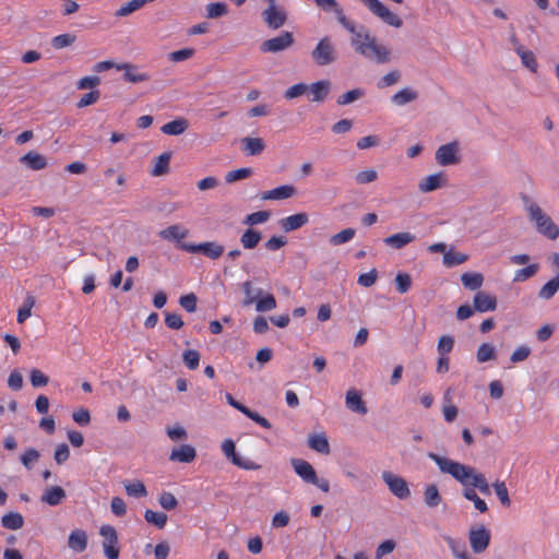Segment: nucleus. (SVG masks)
<instances>
[{
	"instance_id": "1",
	"label": "nucleus",
	"mask_w": 559,
	"mask_h": 559,
	"mask_svg": "<svg viewBox=\"0 0 559 559\" xmlns=\"http://www.w3.org/2000/svg\"><path fill=\"white\" fill-rule=\"evenodd\" d=\"M427 456L432 460L443 474L451 475L464 488L478 489L483 495H491L490 485L485 475L475 467L441 456L435 452H428Z\"/></svg>"
},
{
	"instance_id": "2",
	"label": "nucleus",
	"mask_w": 559,
	"mask_h": 559,
	"mask_svg": "<svg viewBox=\"0 0 559 559\" xmlns=\"http://www.w3.org/2000/svg\"><path fill=\"white\" fill-rule=\"evenodd\" d=\"M350 43L355 50L367 59L374 60L378 63H388L391 60V50L378 44L376 37L369 33L365 35L356 34Z\"/></svg>"
},
{
	"instance_id": "3",
	"label": "nucleus",
	"mask_w": 559,
	"mask_h": 559,
	"mask_svg": "<svg viewBox=\"0 0 559 559\" xmlns=\"http://www.w3.org/2000/svg\"><path fill=\"white\" fill-rule=\"evenodd\" d=\"M522 200L530 219L535 223L536 230L548 239L556 240L559 237V227L527 195H523Z\"/></svg>"
},
{
	"instance_id": "4",
	"label": "nucleus",
	"mask_w": 559,
	"mask_h": 559,
	"mask_svg": "<svg viewBox=\"0 0 559 559\" xmlns=\"http://www.w3.org/2000/svg\"><path fill=\"white\" fill-rule=\"evenodd\" d=\"M310 56L318 67H328L338 59L336 45L330 36L322 37L310 52Z\"/></svg>"
},
{
	"instance_id": "5",
	"label": "nucleus",
	"mask_w": 559,
	"mask_h": 559,
	"mask_svg": "<svg viewBox=\"0 0 559 559\" xmlns=\"http://www.w3.org/2000/svg\"><path fill=\"white\" fill-rule=\"evenodd\" d=\"M178 248L189 253H201L211 260H217L224 253V246L215 241L201 243L181 242L178 245Z\"/></svg>"
},
{
	"instance_id": "6",
	"label": "nucleus",
	"mask_w": 559,
	"mask_h": 559,
	"mask_svg": "<svg viewBox=\"0 0 559 559\" xmlns=\"http://www.w3.org/2000/svg\"><path fill=\"white\" fill-rule=\"evenodd\" d=\"M99 534L103 537L104 555L107 559H119L120 549L118 546V533L112 525L105 524L99 528Z\"/></svg>"
},
{
	"instance_id": "7",
	"label": "nucleus",
	"mask_w": 559,
	"mask_h": 559,
	"mask_svg": "<svg viewBox=\"0 0 559 559\" xmlns=\"http://www.w3.org/2000/svg\"><path fill=\"white\" fill-rule=\"evenodd\" d=\"M468 540L474 554L484 552L491 540V533L485 525L473 527L468 532Z\"/></svg>"
},
{
	"instance_id": "8",
	"label": "nucleus",
	"mask_w": 559,
	"mask_h": 559,
	"mask_svg": "<svg viewBox=\"0 0 559 559\" xmlns=\"http://www.w3.org/2000/svg\"><path fill=\"white\" fill-rule=\"evenodd\" d=\"M293 44V33L283 31L278 36L264 40L260 46V50L262 52L276 53L288 49Z\"/></svg>"
},
{
	"instance_id": "9",
	"label": "nucleus",
	"mask_w": 559,
	"mask_h": 559,
	"mask_svg": "<svg viewBox=\"0 0 559 559\" xmlns=\"http://www.w3.org/2000/svg\"><path fill=\"white\" fill-rule=\"evenodd\" d=\"M382 479L389 487V490L395 497H397L401 500H405V499L409 498L411 490H409L407 481L403 477L397 476L391 472H383Z\"/></svg>"
},
{
	"instance_id": "10",
	"label": "nucleus",
	"mask_w": 559,
	"mask_h": 559,
	"mask_svg": "<svg viewBox=\"0 0 559 559\" xmlns=\"http://www.w3.org/2000/svg\"><path fill=\"white\" fill-rule=\"evenodd\" d=\"M370 12L381 19L385 24L393 27H401L403 25L402 19L395 13L391 12L382 2L373 0L368 7Z\"/></svg>"
},
{
	"instance_id": "11",
	"label": "nucleus",
	"mask_w": 559,
	"mask_h": 559,
	"mask_svg": "<svg viewBox=\"0 0 559 559\" xmlns=\"http://www.w3.org/2000/svg\"><path fill=\"white\" fill-rule=\"evenodd\" d=\"M459 143L456 141L441 145L436 152V159L441 166L455 165L460 162L457 156Z\"/></svg>"
},
{
	"instance_id": "12",
	"label": "nucleus",
	"mask_w": 559,
	"mask_h": 559,
	"mask_svg": "<svg viewBox=\"0 0 559 559\" xmlns=\"http://www.w3.org/2000/svg\"><path fill=\"white\" fill-rule=\"evenodd\" d=\"M264 23L272 29L281 28L287 21L286 12L277 7H267L261 13Z\"/></svg>"
},
{
	"instance_id": "13",
	"label": "nucleus",
	"mask_w": 559,
	"mask_h": 559,
	"mask_svg": "<svg viewBox=\"0 0 559 559\" xmlns=\"http://www.w3.org/2000/svg\"><path fill=\"white\" fill-rule=\"evenodd\" d=\"M290 465L295 473L307 484L317 483V472L313 466L302 459H292Z\"/></svg>"
},
{
	"instance_id": "14",
	"label": "nucleus",
	"mask_w": 559,
	"mask_h": 559,
	"mask_svg": "<svg viewBox=\"0 0 559 559\" xmlns=\"http://www.w3.org/2000/svg\"><path fill=\"white\" fill-rule=\"evenodd\" d=\"M19 162L32 170H41L45 169L48 165L47 158L34 151H29L28 153L21 156Z\"/></svg>"
},
{
	"instance_id": "15",
	"label": "nucleus",
	"mask_w": 559,
	"mask_h": 559,
	"mask_svg": "<svg viewBox=\"0 0 559 559\" xmlns=\"http://www.w3.org/2000/svg\"><path fill=\"white\" fill-rule=\"evenodd\" d=\"M309 221L307 213H297L280 221V225L284 231L289 233L299 229L305 226Z\"/></svg>"
},
{
	"instance_id": "16",
	"label": "nucleus",
	"mask_w": 559,
	"mask_h": 559,
	"mask_svg": "<svg viewBox=\"0 0 559 559\" xmlns=\"http://www.w3.org/2000/svg\"><path fill=\"white\" fill-rule=\"evenodd\" d=\"M497 308V299L495 296L478 292L474 296V309L479 312L493 311Z\"/></svg>"
},
{
	"instance_id": "17",
	"label": "nucleus",
	"mask_w": 559,
	"mask_h": 559,
	"mask_svg": "<svg viewBox=\"0 0 559 559\" xmlns=\"http://www.w3.org/2000/svg\"><path fill=\"white\" fill-rule=\"evenodd\" d=\"M197 456L195 449L190 444H181L173 449L169 460L173 462L191 463Z\"/></svg>"
},
{
	"instance_id": "18",
	"label": "nucleus",
	"mask_w": 559,
	"mask_h": 559,
	"mask_svg": "<svg viewBox=\"0 0 559 559\" xmlns=\"http://www.w3.org/2000/svg\"><path fill=\"white\" fill-rule=\"evenodd\" d=\"M68 547L76 554L83 552L87 547V533L84 530H73L68 538Z\"/></svg>"
},
{
	"instance_id": "19",
	"label": "nucleus",
	"mask_w": 559,
	"mask_h": 559,
	"mask_svg": "<svg viewBox=\"0 0 559 559\" xmlns=\"http://www.w3.org/2000/svg\"><path fill=\"white\" fill-rule=\"evenodd\" d=\"M445 183V178H444V175L442 173H437V174H432V175H429L427 176L426 178H424L419 185H418V189L420 192H431V191H435L441 187H443Z\"/></svg>"
},
{
	"instance_id": "20",
	"label": "nucleus",
	"mask_w": 559,
	"mask_h": 559,
	"mask_svg": "<svg viewBox=\"0 0 559 559\" xmlns=\"http://www.w3.org/2000/svg\"><path fill=\"white\" fill-rule=\"evenodd\" d=\"M296 193V189L290 185H283L262 193V200H285L292 198Z\"/></svg>"
},
{
	"instance_id": "21",
	"label": "nucleus",
	"mask_w": 559,
	"mask_h": 559,
	"mask_svg": "<svg viewBox=\"0 0 559 559\" xmlns=\"http://www.w3.org/2000/svg\"><path fill=\"white\" fill-rule=\"evenodd\" d=\"M308 91L312 93L311 100L321 103L325 100L331 91V82L329 80H320L308 85Z\"/></svg>"
},
{
	"instance_id": "22",
	"label": "nucleus",
	"mask_w": 559,
	"mask_h": 559,
	"mask_svg": "<svg viewBox=\"0 0 559 559\" xmlns=\"http://www.w3.org/2000/svg\"><path fill=\"white\" fill-rule=\"evenodd\" d=\"M345 403L347 408L357 414L365 415L368 412L367 406L362 401L360 394L354 389L347 391Z\"/></svg>"
},
{
	"instance_id": "23",
	"label": "nucleus",
	"mask_w": 559,
	"mask_h": 559,
	"mask_svg": "<svg viewBox=\"0 0 559 559\" xmlns=\"http://www.w3.org/2000/svg\"><path fill=\"white\" fill-rule=\"evenodd\" d=\"M415 238H416L415 235H413L408 231H404V233L393 234V235L384 238L383 242L386 246L392 247L394 249H402L406 245L413 242L415 240Z\"/></svg>"
},
{
	"instance_id": "24",
	"label": "nucleus",
	"mask_w": 559,
	"mask_h": 559,
	"mask_svg": "<svg viewBox=\"0 0 559 559\" xmlns=\"http://www.w3.org/2000/svg\"><path fill=\"white\" fill-rule=\"evenodd\" d=\"M66 498V491L60 486H52L45 490L41 496V501L48 506L55 507L62 502Z\"/></svg>"
},
{
	"instance_id": "25",
	"label": "nucleus",
	"mask_w": 559,
	"mask_h": 559,
	"mask_svg": "<svg viewBox=\"0 0 559 559\" xmlns=\"http://www.w3.org/2000/svg\"><path fill=\"white\" fill-rule=\"evenodd\" d=\"M188 233H189L188 229L183 228L182 226H180L178 224H175V225H170L167 228L160 230L158 233V235L164 240L179 242L181 239H183L188 236Z\"/></svg>"
},
{
	"instance_id": "26",
	"label": "nucleus",
	"mask_w": 559,
	"mask_h": 559,
	"mask_svg": "<svg viewBox=\"0 0 559 559\" xmlns=\"http://www.w3.org/2000/svg\"><path fill=\"white\" fill-rule=\"evenodd\" d=\"M308 445L310 449L321 454L330 453V443L324 433H313L308 438Z\"/></svg>"
},
{
	"instance_id": "27",
	"label": "nucleus",
	"mask_w": 559,
	"mask_h": 559,
	"mask_svg": "<svg viewBox=\"0 0 559 559\" xmlns=\"http://www.w3.org/2000/svg\"><path fill=\"white\" fill-rule=\"evenodd\" d=\"M117 69L124 70L123 79L127 82L131 83H140L148 80V75L146 73H139L136 72L138 68L136 66L130 64V63H123L120 66H117Z\"/></svg>"
},
{
	"instance_id": "28",
	"label": "nucleus",
	"mask_w": 559,
	"mask_h": 559,
	"mask_svg": "<svg viewBox=\"0 0 559 559\" xmlns=\"http://www.w3.org/2000/svg\"><path fill=\"white\" fill-rule=\"evenodd\" d=\"M418 98V92L412 87H404L391 97V102L396 106H404Z\"/></svg>"
},
{
	"instance_id": "29",
	"label": "nucleus",
	"mask_w": 559,
	"mask_h": 559,
	"mask_svg": "<svg viewBox=\"0 0 559 559\" xmlns=\"http://www.w3.org/2000/svg\"><path fill=\"white\" fill-rule=\"evenodd\" d=\"M241 142L243 144V151L249 156L260 155L265 148V143L261 138L247 136L243 138Z\"/></svg>"
},
{
	"instance_id": "30",
	"label": "nucleus",
	"mask_w": 559,
	"mask_h": 559,
	"mask_svg": "<svg viewBox=\"0 0 559 559\" xmlns=\"http://www.w3.org/2000/svg\"><path fill=\"white\" fill-rule=\"evenodd\" d=\"M189 127V122L185 118H178L173 121L165 123L160 131L168 135H180L182 134Z\"/></svg>"
},
{
	"instance_id": "31",
	"label": "nucleus",
	"mask_w": 559,
	"mask_h": 559,
	"mask_svg": "<svg viewBox=\"0 0 559 559\" xmlns=\"http://www.w3.org/2000/svg\"><path fill=\"white\" fill-rule=\"evenodd\" d=\"M516 53L521 58L522 64L531 72L535 73L538 68V62L533 51L525 49L524 46L516 47Z\"/></svg>"
},
{
	"instance_id": "32",
	"label": "nucleus",
	"mask_w": 559,
	"mask_h": 559,
	"mask_svg": "<svg viewBox=\"0 0 559 559\" xmlns=\"http://www.w3.org/2000/svg\"><path fill=\"white\" fill-rule=\"evenodd\" d=\"M1 525L4 528L16 531L23 527L24 518L19 512H9L1 518Z\"/></svg>"
},
{
	"instance_id": "33",
	"label": "nucleus",
	"mask_w": 559,
	"mask_h": 559,
	"mask_svg": "<svg viewBox=\"0 0 559 559\" xmlns=\"http://www.w3.org/2000/svg\"><path fill=\"white\" fill-rule=\"evenodd\" d=\"M171 158V152H164L160 154L154 164L151 171L152 176L158 177L169 173V162Z\"/></svg>"
},
{
	"instance_id": "34",
	"label": "nucleus",
	"mask_w": 559,
	"mask_h": 559,
	"mask_svg": "<svg viewBox=\"0 0 559 559\" xmlns=\"http://www.w3.org/2000/svg\"><path fill=\"white\" fill-rule=\"evenodd\" d=\"M424 501L429 508H436L441 503L442 497L439 492L437 485L429 484L425 487Z\"/></svg>"
},
{
	"instance_id": "35",
	"label": "nucleus",
	"mask_w": 559,
	"mask_h": 559,
	"mask_svg": "<svg viewBox=\"0 0 559 559\" xmlns=\"http://www.w3.org/2000/svg\"><path fill=\"white\" fill-rule=\"evenodd\" d=\"M461 282L465 288L469 290H476L481 287L484 276L480 273L466 272L462 274Z\"/></svg>"
},
{
	"instance_id": "36",
	"label": "nucleus",
	"mask_w": 559,
	"mask_h": 559,
	"mask_svg": "<svg viewBox=\"0 0 559 559\" xmlns=\"http://www.w3.org/2000/svg\"><path fill=\"white\" fill-rule=\"evenodd\" d=\"M262 235L259 230L248 228L240 236V243L245 249H254L260 242Z\"/></svg>"
},
{
	"instance_id": "37",
	"label": "nucleus",
	"mask_w": 559,
	"mask_h": 559,
	"mask_svg": "<svg viewBox=\"0 0 559 559\" xmlns=\"http://www.w3.org/2000/svg\"><path fill=\"white\" fill-rule=\"evenodd\" d=\"M559 290V274L548 281L538 292V297L544 300L551 299Z\"/></svg>"
},
{
	"instance_id": "38",
	"label": "nucleus",
	"mask_w": 559,
	"mask_h": 559,
	"mask_svg": "<svg viewBox=\"0 0 559 559\" xmlns=\"http://www.w3.org/2000/svg\"><path fill=\"white\" fill-rule=\"evenodd\" d=\"M462 496L474 503V507L476 510H478L480 513H485L488 511V506L485 502L484 499H481L476 491H474L472 488H464L462 490Z\"/></svg>"
},
{
	"instance_id": "39",
	"label": "nucleus",
	"mask_w": 559,
	"mask_h": 559,
	"mask_svg": "<svg viewBox=\"0 0 559 559\" xmlns=\"http://www.w3.org/2000/svg\"><path fill=\"white\" fill-rule=\"evenodd\" d=\"M496 358L497 354L493 345L489 343H483L479 345L476 352V359L478 362L483 364L489 360H495Z\"/></svg>"
},
{
	"instance_id": "40",
	"label": "nucleus",
	"mask_w": 559,
	"mask_h": 559,
	"mask_svg": "<svg viewBox=\"0 0 559 559\" xmlns=\"http://www.w3.org/2000/svg\"><path fill=\"white\" fill-rule=\"evenodd\" d=\"M276 308V299L275 297L267 293L264 296L261 294L260 297L255 300V310L258 312H266Z\"/></svg>"
},
{
	"instance_id": "41",
	"label": "nucleus",
	"mask_w": 559,
	"mask_h": 559,
	"mask_svg": "<svg viewBox=\"0 0 559 559\" xmlns=\"http://www.w3.org/2000/svg\"><path fill=\"white\" fill-rule=\"evenodd\" d=\"M144 519L147 523L155 525L157 528H163L167 523V514L163 512H155L153 510H146Z\"/></svg>"
},
{
	"instance_id": "42",
	"label": "nucleus",
	"mask_w": 559,
	"mask_h": 559,
	"mask_svg": "<svg viewBox=\"0 0 559 559\" xmlns=\"http://www.w3.org/2000/svg\"><path fill=\"white\" fill-rule=\"evenodd\" d=\"M467 259H468V255L461 253V252L450 250L448 252H444L443 264L448 267H453V266H456V265H460V264L466 262Z\"/></svg>"
},
{
	"instance_id": "43",
	"label": "nucleus",
	"mask_w": 559,
	"mask_h": 559,
	"mask_svg": "<svg viewBox=\"0 0 559 559\" xmlns=\"http://www.w3.org/2000/svg\"><path fill=\"white\" fill-rule=\"evenodd\" d=\"M126 492L135 498H143L147 496L145 485L141 480H134L132 483L124 484Z\"/></svg>"
},
{
	"instance_id": "44",
	"label": "nucleus",
	"mask_w": 559,
	"mask_h": 559,
	"mask_svg": "<svg viewBox=\"0 0 559 559\" xmlns=\"http://www.w3.org/2000/svg\"><path fill=\"white\" fill-rule=\"evenodd\" d=\"M39 457L40 453L35 448H27L20 456V461L26 469H32Z\"/></svg>"
},
{
	"instance_id": "45",
	"label": "nucleus",
	"mask_w": 559,
	"mask_h": 559,
	"mask_svg": "<svg viewBox=\"0 0 559 559\" xmlns=\"http://www.w3.org/2000/svg\"><path fill=\"white\" fill-rule=\"evenodd\" d=\"M364 95L365 91L362 88H354L340 95L336 103L341 106H345L360 99Z\"/></svg>"
},
{
	"instance_id": "46",
	"label": "nucleus",
	"mask_w": 559,
	"mask_h": 559,
	"mask_svg": "<svg viewBox=\"0 0 559 559\" xmlns=\"http://www.w3.org/2000/svg\"><path fill=\"white\" fill-rule=\"evenodd\" d=\"M356 230L354 228H345L340 233L333 235L330 238V243L332 246H340L350 241L355 237Z\"/></svg>"
},
{
	"instance_id": "47",
	"label": "nucleus",
	"mask_w": 559,
	"mask_h": 559,
	"mask_svg": "<svg viewBox=\"0 0 559 559\" xmlns=\"http://www.w3.org/2000/svg\"><path fill=\"white\" fill-rule=\"evenodd\" d=\"M35 305V298L32 295H27L25 298L23 306L17 311V322L23 323L31 317L32 308Z\"/></svg>"
},
{
	"instance_id": "48",
	"label": "nucleus",
	"mask_w": 559,
	"mask_h": 559,
	"mask_svg": "<svg viewBox=\"0 0 559 559\" xmlns=\"http://www.w3.org/2000/svg\"><path fill=\"white\" fill-rule=\"evenodd\" d=\"M228 9L224 2H212L206 5V16L209 19H218L227 14Z\"/></svg>"
},
{
	"instance_id": "49",
	"label": "nucleus",
	"mask_w": 559,
	"mask_h": 559,
	"mask_svg": "<svg viewBox=\"0 0 559 559\" xmlns=\"http://www.w3.org/2000/svg\"><path fill=\"white\" fill-rule=\"evenodd\" d=\"M242 292L246 295V298L243 299V302H242L243 306H249V305L253 304L257 300V298L260 297L262 294L261 288H258L255 292L253 290L252 284L250 281H246L242 284Z\"/></svg>"
},
{
	"instance_id": "50",
	"label": "nucleus",
	"mask_w": 559,
	"mask_h": 559,
	"mask_svg": "<svg viewBox=\"0 0 559 559\" xmlns=\"http://www.w3.org/2000/svg\"><path fill=\"white\" fill-rule=\"evenodd\" d=\"M492 487L501 504L504 507H510L511 500L506 483L497 480L492 484Z\"/></svg>"
},
{
	"instance_id": "51",
	"label": "nucleus",
	"mask_w": 559,
	"mask_h": 559,
	"mask_svg": "<svg viewBox=\"0 0 559 559\" xmlns=\"http://www.w3.org/2000/svg\"><path fill=\"white\" fill-rule=\"evenodd\" d=\"M270 216H271V212H269V211H258V212L247 215L243 221V224L249 225V226L263 224L266 221H269Z\"/></svg>"
},
{
	"instance_id": "52",
	"label": "nucleus",
	"mask_w": 559,
	"mask_h": 559,
	"mask_svg": "<svg viewBox=\"0 0 559 559\" xmlns=\"http://www.w3.org/2000/svg\"><path fill=\"white\" fill-rule=\"evenodd\" d=\"M185 365L190 370H195L200 362V353L195 349H187L182 354Z\"/></svg>"
},
{
	"instance_id": "53",
	"label": "nucleus",
	"mask_w": 559,
	"mask_h": 559,
	"mask_svg": "<svg viewBox=\"0 0 559 559\" xmlns=\"http://www.w3.org/2000/svg\"><path fill=\"white\" fill-rule=\"evenodd\" d=\"M454 337L451 335H442L437 345L439 356L448 355L454 347Z\"/></svg>"
},
{
	"instance_id": "54",
	"label": "nucleus",
	"mask_w": 559,
	"mask_h": 559,
	"mask_svg": "<svg viewBox=\"0 0 559 559\" xmlns=\"http://www.w3.org/2000/svg\"><path fill=\"white\" fill-rule=\"evenodd\" d=\"M75 38L73 34H61L52 38L51 45L55 49H62L71 46L75 41Z\"/></svg>"
},
{
	"instance_id": "55",
	"label": "nucleus",
	"mask_w": 559,
	"mask_h": 559,
	"mask_svg": "<svg viewBox=\"0 0 559 559\" xmlns=\"http://www.w3.org/2000/svg\"><path fill=\"white\" fill-rule=\"evenodd\" d=\"M252 174V169L251 168H239V169H236V170H231V171H228L225 176V180L227 183H233L235 181H238V180H241V179H246L248 177H250Z\"/></svg>"
},
{
	"instance_id": "56",
	"label": "nucleus",
	"mask_w": 559,
	"mask_h": 559,
	"mask_svg": "<svg viewBox=\"0 0 559 559\" xmlns=\"http://www.w3.org/2000/svg\"><path fill=\"white\" fill-rule=\"evenodd\" d=\"M158 502L160 507L167 511L174 510L178 506L177 498L169 491H164L159 495Z\"/></svg>"
},
{
	"instance_id": "57",
	"label": "nucleus",
	"mask_w": 559,
	"mask_h": 559,
	"mask_svg": "<svg viewBox=\"0 0 559 559\" xmlns=\"http://www.w3.org/2000/svg\"><path fill=\"white\" fill-rule=\"evenodd\" d=\"M539 269L538 264H530L523 269H520L515 272L514 282H523L527 278L534 276Z\"/></svg>"
},
{
	"instance_id": "58",
	"label": "nucleus",
	"mask_w": 559,
	"mask_h": 559,
	"mask_svg": "<svg viewBox=\"0 0 559 559\" xmlns=\"http://www.w3.org/2000/svg\"><path fill=\"white\" fill-rule=\"evenodd\" d=\"M400 80H401V72L399 70H393V71H390L389 73H386L385 75H383L379 80L377 85L379 88H384V87L396 84Z\"/></svg>"
},
{
	"instance_id": "59",
	"label": "nucleus",
	"mask_w": 559,
	"mask_h": 559,
	"mask_svg": "<svg viewBox=\"0 0 559 559\" xmlns=\"http://www.w3.org/2000/svg\"><path fill=\"white\" fill-rule=\"evenodd\" d=\"M395 284L399 293L405 294L409 290L412 286V277L407 273H399L395 276Z\"/></svg>"
},
{
	"instance_id": "60",
	"label": "nucleus",
	"mask_w": 559,
	"mask_h": 559,
	"mask_svg": "<svg viewBox=\"0 0 559 559\" xmlns=\"http://www.w3.org/2000/svg\"><path fill=\"white\" fill-rule=\"evenodd\" d=\"M142 7L143 5L140 0H130L117 10L116 16H127Z\"/></svg>"
},
{
	"instance_id": "61",
	"label": "nucleus",
	"mask_w": 559,
	"mask_h": 559,
	"mask_svg": "<svg viewBox=\"0 0 559 559\" xmlns=\"http://www.w3.org/2000/svg\"><path fill=\"white\" fill-rule=\"evenodd\" d=\"M198 298L195 294L190 293L179 298V305L188 312H194L197 310Z\"/></svg>"
},
{
	"instance_id": "62",
	"label": "nucleus",
	"mask_w": 559,
	"mask_h": 559,
	"mask_svg": "<svg viewBox=\"0 0 559 559\" xmlns=\"http://www.w3.org/2000/svg\"><path fill=\"white\" fill-rule=\"evenodd\" d=\"M532 350L527 345L519 346L510 356V361L513 364H518L524 361L528 358Z\"/></svg>"
},
{
	"instance_id": "63",
	"label": "nucleus",
	"mask_w": 559,
	"mask_h": 559,
	"mask_svg": "<svg viewBox=\"0 0 559 559\" xmlns=\"http://www.w3.org/2000/svg\"><path fill=\"white\" fill-rule=\"evenodd\" d=\"M308 85L306 83H297L289 88H287L284 93V97L286 99H293L304 95L308 91Z\"/></svg>"
},
{
	"instance_id": "64",
	"label": "nucleus",
	"mask_w": 559,
	"mask_h": 559,
	"mask_svg": "<svg viewBox=\"0 0 559 559\" xmlns=\"http://www.w3.org/2000/svg\"><path fill=\"white\" fill-rule=\"evenodd\" d=\"M377 178H378V174L373 169H367V170L359 171L355 176L356 182L358 185H366V183L373 182L377 180Z\"/></svg>"
}]
</instances>
